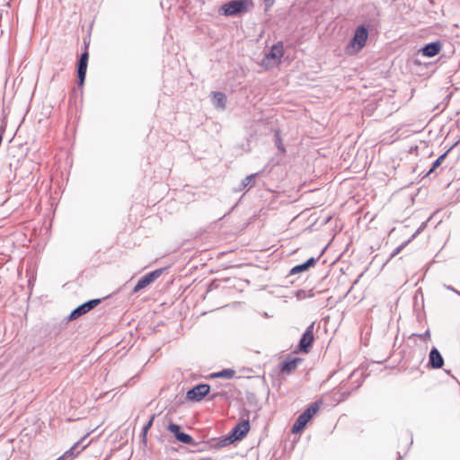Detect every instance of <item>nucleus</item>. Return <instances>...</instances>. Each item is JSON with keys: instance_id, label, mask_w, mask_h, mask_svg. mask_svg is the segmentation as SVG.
<instances>
[{"instance_id": "1", "label": "nucleus", "mask_w": 460, "mask_h": 460, "mask_svg": "<svg viewBox=\"0 0 460 460\" xmlns=\"http://www.w3.org/2000/svg\"><path fill=\"white\" fill-rule=\"evenodd\" d=\"M254 4L252 0H230L222 4L219 13L227 17H234L250 12Z\"/></svg>"}, {"instance_id": "2", "label": "nucleus", "mask_w": 460, "mask_h": 460, "mask_svg": "<svg viewBox=\"0 0 460 460\" xmlns=\"http://www.w3.org/2000/svg\"><path fill=\"white\" fill-rule=\"evenodd\" d=\"M368 30L365 25H359L354 31L353 37L346 47V53L352 55L359 52L366 45Z\"/></svg>"}, {"instance_id": "3", "label": "nucleus", "mask_w": 460, "mask_h": 460, "mask_svg": "<svg viewBox=\"0 0 460 460\" xmlns=\"http://www.w3.org/2000/svg\"><path fill=\"white\" fill-rule=\"evenodd\" d=\"M322 404L321 401H316L311 403L296 420L295 423L291 428L293 434L301 432L306 426V424L312 420V418L319 411Z\"/></svg>"}, {"instance_id": "4", "label": "nucleus", "mask_w": 460, "mask_h": 460, "mask_svg": "<svg viewBox=\"0 0 460 460\" xmlns=\"http://www.w3.org/2000/svg\"><path fill=\"white\" fill-rule=\"evenodd\" d=\"M250 430V420H243L234 428H233L228 437L222 440V446L232 444L235 441L242 440Z\"/></svg>"}, {"instance_id": "5", "label": "nucleus", "mask_w": 460, "mask_h": 460, "mask_svg": "<svg viewBox=\"0 0 460 460\" xmlns=\"http://www.w3.org/2000/svg\"><path fill=\"white\" fill-rule=\"evenodd\" d=\"M314 325L315 323L313 322L306 327L305 331L302 334L297 345V349L299 352L308 353L310 351V349L314 341Z\"/></svg>"}, {"instance_id": "6", "label": "nucleus", "mask_w": 460, "mask_h": 460, "mask_svg": "<svg viewBox=\"0 0 460 460\" xmlns=\"http://www.w3.org/2000/svg\"><path fill=\"white\" fill-rule=\"evenodd\" d=\"M100 303H101V299L94 298V299H91V300H88V301L81 304L80 305L75 307L74 310H72V312L67 316V320L74 321V320L79 318L80 316L85 314L86 313H88L89 311L93 309Z\"/></svg>"}, {"instance_id": "7", "label": "nucleus", "mask_w": 460, "mask_h": 460, "mask_svg": "<svg viewBox=\"0 0 460 460\" xmlns=\"http://www.w3.org/2000/svg\"><path fill=\"white\" fill-rule=\"evenodd\" d=\"M210 385L208 384H199L186 393V400L190 402H200L209 394Z\"/></svg>"}, {"instance_id": "8", "label": "nucleus", "mask_w": 460, "mask_h": 460, "mask_svg": "<svg viewBox=\"0 0 460 460\" xmlns=\"http://www.w3.org/2000/svg\"><path fill=\"white\" fill-rule=\"evenodd\" d=\"M165 270L166 268L157 269L142 277L134 287L132 293L136 294L139 292L141 289L150 285L151 283H153L163 274V272Z\"/></svg>"}, {"instance_id": "9", "label": "nucleus", "mask_w": 460, "mask_h": 460, "mask_svg": "<svg viewBox=\"0 0 460 460\" xmlns=\"http://www.w3.org/2000/svg\"><path fill=\"white\" fill-rule=\"evenodd\" d=\"M88 45L85 44V49L81 53V56L77 62V83L79 86H83L85 80L89 53H88Z\"/></svg>"}, {"instance_id": "10", "label": "nucleus", "mask_w": 460, "mask_h": 460, "mask_svg": "<svg viewBox=\"0 0 460 460\" xmlns=\"http://www.w3.org/2000/svg\"><path fill=\"white\" fill-rule=\"evenodd\" d=\"M167 429L173 435L177 441L185 445H195L192 437L182 432L180 425L171 422L169 423Z\"/></svg>"}, {"instance_id": "11", "label": "nucleus", "mask_w": 460, "mask_h": 460, "mask_svg": "<svg viewBox=\"0 0 460 460\" xmlns=\"http://www.w3.org/2000/svg\"><path fill=\"white\" fill-rule=\"evenodd\" d=\"M442 44L439 40L432 41L425 44L420 50L423 57L433 58L437 56L441 50Z\"/></svg>"}, {"instance_id": "12", "label": "nucleus", "mask_w": 460, "mask_h": 460, "mask_svg": "<svg viewBox=\"0 0 460 460\" xmlns=\"http://www.w3.org/2000/svg\"><path fill=\"white\" fill-rule=\"evenodd\" d=\"M444 366V358L439 350L433 347L429 354V367L432 369H438Z\"/></svg>"}, {"instance_id": "13", "label": "nucleus", "mask_w": 460, "mask_h": 460, "mask_svg": "<svg viewBox=\"0 0 460 460\" xmlns=\"http://www.w3.org/2000/svg\"><path fill=\"white\" fill-rule=\"evenodd\" d=\"M283 43L282 41H279L270 48V49L265 54V57L267 59L279 61L280 58L283 57Z\"/></svg>"}, {"instance_id": "14", "label": "nucleus", "mask_w": 460, "mask_h": 460, "mask_svg": "<svg viewBox=\"0 0 460 460\" xmlns=\"http://www.w3.org/2000/svg\"><path fill=\"white\" fill-rule=\"evenodd\" d=\"M259 175V172L252 173L248 176H246L244 179L242 180L239 186L235 188L236 192H240L245 189L250 190L252 188L256 183V178Z\"/></svg>"}, {"instance_id": "15", "label": "nucleus", "mask_w": 460, "mask_h": 460, "mask_svg": "<svg viewBox=\"0 0 460 460\" xmlns=\"http://www.w3.org/2000/svg\"><path fill=\"white\" fill-rule=\"evenodd\" d=\"M301 361H302V359L300 358H293L286 359V360L282 361L279 365L280 371L282 373L289 374L296 368L297 363L301 362Z\"/></svg>"}, {"instance_id": "16", "label": "nucleus", "mask_w": 460, "mask_h": 460, "mask_svg": "<svg viewBox=\"0 0 460 460\" xmlns=\"http://www.w3.org/2000/svg\"><path fill=\"white\" fill-rule=\"evenodd\" d=\"M80 442H76L67 451L64 453L60 458L63 460H73L82 450H84L87 445L83 446L80 449H78Z\"/></svg>"}, {"instance_id": "17", "label": "nucleus", "mask_w": 460, "mask_h": 460, "mask_svg": "<svg viewBox=\"0 0 460 460\" xmlns=\"http://www.w3.org/2000/svg\"><path fill=\"white\" fill-rule=\"evenodd\" d=\"M214 103L217 108L225 109L226 104V96L221 92L212 93Z\"/></svg>"}, {"instance_id": "18", "label": "nucleus", "mask_w": 460, "mask_h": 460, "mask_svg": "<svg viewBox=\"0 0 460 460\" xmlns=\"http://www.w3.org/2000/svg\"><path fill=\"white\" fill-rule=\"evenodd\" d=\"M274 144L276 146V147L278 148L279 152L280 154H285L286 153V147L283 144V140L281 138V136H280V131L279 129L275 130L274 132Z\"/></svg>"}, {"instance_id": "19", "label": "nucleus", "mask_w": 460, "mask_h": 460, "mask_svg": "<svg viewBox=\"0 0 460 460\" xmlns=\"http://www.w3.org/2000/svg\"><path fill=\"white\" fill-rule=\"evenodd\" d=\"M295 296H296V297L298 300H303V299H305L307 297L308 298L314 297V293L313 290L305 291L304 289H299V290L296 291Z\"/></svg>"}, {"instance_id": "20", "label": "nucleus", "mask_w": 460, "mask_h": 460, "mask_svg": "<svg viewBox=\"0 0 460 460\" xmlns=\"http://www.w3.org/2000/svg\"><path fill=\"white\" fill-rule=\"evenodd\" d=\"M449 150L446 151L444 154H442L441 155H439L434 162H433V164L431 166V168L429 169V171L428 172L427 174H430L437 167H438L442 162L445 160V158L447 157V154H448Z\"/></svg>"}, {"instance_id": "21", "label": "nucleus", "mask_w": 460, "mask_h": 460, "mask_svg": "<svg viewBox=\"0 0 460 460\" xmlns=\"http://www.w3.org/2000/svg\"><path fill=\"white\" fill-rule=\"evenodd\" d=\"M154 419H155V415H153L151 417V419L144 425V427L142 428V431H141V437H142V440L144 443L146 442V434L149 430V429L152 427L153 425V421H154Z\"/></svg>"}, {"instance_id": "22", "label": "nucleus", "mask_w": 460, "mask_h": 460, "mask_svg": "<svg viewBox=\"0 0 460 460\" xmlns=\"http://www.w3.org/2000/svg\"><path fill=\"white\" fill-rule=\"evenodd\" d=\"M234 376V371L230 368L223 369L217 374H215L216 377H225V378H231Z\"/></svg>"}, {"instance_id": "23", "label": "nucleus", "mask_w": 460, "mask_h": 460, "mask_svg": "<svg viewBox=\"0 0 460 460\" xmlns=\"http://www.w3.org/2000/svg\"><path fill=\"white\" fill-rule=\"evenodd\" d=\"M305 270H307V269L305 268L304 263H300V264H297V265L294 266L290 270L289 276H292V275H295V274H298V273L304 272Z\"/></svg>"}, {"instance_id": "24", "label": "nucleus", "mask_w": 460, "mask_h": 460, "mask_svg": "<svg viewBox=\"0 0 460 460\" xmlns=\"http://www.w3.org/2000/svg\"><path fill=\"white\" fill-rule=\"evenodd\" d=\"M411 242V239L407 240L406 242L402 243L400 246H398L397 248H395L391 255H390V259L395 257L397 254H399L402 250Z\"/></svg>"}, {"instance_id": "25", "label": "nucleus", "mask_w": 460, "mask_h": 460, "mask_svg": "<svg viewBox=\"0 0 460 460\" xmlns=\"http://www.w3.org/2000/svg\"><path fill=\"white\" fill-rule=\"evenodd\" d=\"M427 222L421 223V225L419 226V228L415 231V233L411 236V241L414 239L418 234H420L426 227Z\"/></svg>"}, {"instance_id": "26", "label": "nucleus", "mask_w": 460, "mask_h": 460, "mask_svg": "<svg viewBox=\"0 0 460 460\" xmlns=\"http://www.w3.org/2000/svg\"><path fill=\"white\" fill-rule=\"evenodd\" d=\"M317 261V259L314 257L309 258L306 261L303 262L305 268L308 270L311 267H314Z\"/></svg>"}, {"instance_id": "27", "label": "nucleus", "mask_w": 460, "mask_h": 460, "mask_svg": "<svg viewBox=\"0 0 460 460\" xmlns=\"http://www.w3.org/2000/svg\"><path fill=\"white\" fill-rule=\"evenodd\" d=\"M416 336L420 337L422 340H428L430 338V332L429 330H427L425 332L421 334H415Z\"/></svg>"}, {"instance_id": "28", "label": "nucleus", "mask_w": 460, "mask_h": 460, "mask_svg": "<svg viewBox=\"0 0 460 460\" xmlns=\"http://www.w3.org/2000/svg\"><path fill=\"white\" fill-rule=\"evenodd\" d=\"M445 288L448 290H451V291L456 293L458 296H460V292L458 290L455 289L452 286L446 285Z\"/></svg>"}, {"instance_id": "29", "label": "nucleus", "mask_w": 460, "mask_h": 460, "mask_svg": "<svg viewBox=\"0 0 460 460\" xmlns=\"http://www.w3.org/2000/svg\"><path fill=\"white\" fill-rule=\"evenodd\" d=\"M264 2L266 3V5L271 6L273 2H274V0H264Z\"/></svg>"}, {"instance_id": "30", "label": "nucleus", "mask_w": 460, "mask_h": 460, "mask_svg": "<svg viewBox=\"0 0 460 460\" xmlns=\"http://www.w3.org/2000/svg\"><path fill=\"white\" fill-rule=\"evenodd\" d=\"M341 395L343 399H346L349 395V393H342Z\"/></svg>"}, {"instance_id": "31", "label": "nucleus", "mask_w": 460, "mask_h": 460, "mask_svg": "<svg viewBox=\"0 0 460 460\" xmlns=\"http://www.w3.org/2000/svg\"><path fill=\"white\" fill-rule=\"evenodd\" d=\"M84 438H85L84 437V438H82V439H80V441H79V442H80V443H81V442H83V440H84Z\"/></svg>"}, {"instance_id": "32", "label": "nucleus", "mask_w": 460, "mask_h": 460, "mask_svg": "<svg viewBox=\"0 0 460 460\" xmlns=\"http://www.w3.org/2000/svg\"><path fill=\"white\" fill-rule=\"evenodd\" d=\"M84 438H85L84 437V438H82V439H80V441H79V442H80V443H81V442H83V440H84Z\"/></svg>"}, {"instance_id": "33", "label": "nucleus", "mask_w": 460, "mask_h": 460, "mask_svg": "<svg viewBox=\"0 0 460 460\" xmlns=\"http://www.w3.org/2000/svg\"><path fill=\"white\" fill-rule=\"evenodd\" d=\"M56 460H63V459H62V458H60V457H58V459H56Z\"/></svg>"}]
</instances>
